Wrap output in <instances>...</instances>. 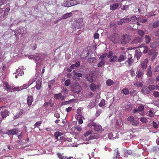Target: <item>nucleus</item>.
Here are the masks:
<instances>
[{"label": "nucleus", "mask_w": 159, "mask_h": 159, "mask_svg": "<svg viewBox=\"0 0 159 159\" xmlns=\"http://www.w3.org/2000/svg\"><path fill=\"white\" fill-rule=\"evenodd\" d=\"M130 35L127 34H123L121 38L120 42L122 44H125L128 43L131 39Z\"/></svg>", "instance_id": "nucleus-1"}, {"label": "nucleus", "mask_w": 159, "mask_h": 159, "mask_svg": "<svg viewBox=\"0 0 159 159\" xmlns=\"http://www.w3.org/2000/svg\"><path fill=\"white\" fill-rule=\"evenodd\" d=\"M109 39L114 43H117L119 41V36L118 34L114 33L109 37Z\"/></svg>", "instance_id": "nucleus-2"}, {"label": "nucleus", "mask_w": 159, "mask_h": 159, "mask_svg": "<svg viewBox=\"0 0 159 159\" xmlns=\"http://www.w3.org/2000/svg\"><path fill=\"white\" fill-rule=\"evenodd\" d=\"M81 89V86L77 83L75 84L73 87L71 88V90L73 92L76 93H80V91Z\"/></svg>", "instance_id": "nucleus-3"}, {"label": "nucleus", "mask_w": 159, "mask_h": 159, "mask_svg": "<svg viewBox=\"0 0 159 159\" xmlns=\"http://www.w3.org/2000/svg\"><path fill=\"white\" fill-rule=\"evenodd\" d=\"M142 38L141 37H137L134 39L131 42L132 44L134 46H135V48H137L139 47L137 46V44L138 43H140L142 41Z\"/></svg>", "instance_id": "nucleus-4"}, {"label": "nucleus", "mask_w": 159, "mask_h": 159, "mask_svg": "<svg viewBox=\"0 0 159 159\" xmlns=\"http://www.w3.org/2000/svg\"><path fill=\"white\" fill-rule=\"evenodd\" d=\"M75 70H74L73 71L74 74L73 78V80H79L80 77L82 76V74L81 73L75 72Z\"/></svg>", "instance_id": "nucleus-5"}, {"label": "nucleus", "mask_w": 159, "mask_h": 159, "mask_svg": "<svg viewBox=\"0 0 159 159\" xmlns=\"http://www.w3.org/2000/svg\"><path fill=\"white\" fill-rule=\"evenodd\" d=\"M148 62V59L146 58L144 59V61L140 64V66L143 70H145L146 69Z\"/></svg>", "instance_id": "nucleus-6"}, {"label": "nucleus", "mask_w": 159, "mask_h": 159, "mask_svg": "<svg viewBox=\"0 0 159 159\" xmlns=\"http://www.w3.org/2000/svg\"><path fill=\"white\" fill-rule=\"evenodd\" d=\"M18 130L14 128L7 131L6 133V134L8 135H13L18 133Z\"/></svg>", "instance_id": "nucleus-7"}, {"label": "nucleus", "mask_w": 159, "mask_h": 159, "mask_svg": "<svg viewBox=\"0 0 159 159\" xmlns=\"http://www.w3.org/2000/svg\"><path fill=\"white\" fill-rule=\"evenodd\" d=\"M4 84L5 86L6 89L7 91L12 92L13 91H11V90H14V87L11 85H9L8 83L7 82H5Z\"/></svg>", "instance_id": "nucleus-8"}, {"label": "nucleus", "mask_w": 159, "mask_h": 159, "mask_svg": "<svg viewBox=\"0 0 159 159\" xmlns=\"http://www.w3.org/2000/svg\"><path fill=\"white\" fill-rule=\"evenodd\" d=\"M54 97L56 99H60L61 101H63L65 99V97L63 96H62L61 93H60L55 94L54 95Z\"/></svg>", "instance_id": "nucleus-9"}, {"label": "nucleus", "mask_w": 159, "mask_h": 159, "mask_svg": "<svg viewBox=\"0 0 159 159\" xmlns=\"http://www.w3.org/2000/svg\"><path fill=\"white\" fill-rule=\"evenodd\" d=\"M120 5L121 6L122 3H115L110 5V9L112 11H114L118 8L119 6Z\"/></svg>", "instance_id": "nucleus-10"}, {"label": "nucleus", "mask_w": 159, "mask_h": 159, "mask_svg": "<svg viewBox=\"0 0 159 159\" xmlns=\"http://www.w3.org/2000/svg\"><path fill=\"white\" fill-rule=\"evenodd\" d=\"M94 129L96 131H100L102 132L104 131V129H102L101 125H97L96 124L93 126Z\"/></svg>", "instance_id": "nucleus-11"}, {"label": "nucleus", "mask_w": 159, "mask_h": 159, "mask_svg": "<svg viewBox=\"0 0 159 159\" xmlns=\"http://www.w3.org/2000/svg\"><path fill=\"white\" fill-rule=\"evenodd\" d=\"M34 98L32 96L28 95L27 98V103L29 107L31 106L33 102Z\"/></svg>", "instance_id": "nucleus-12"}, {"label": "nucleus", "mask_w": 159, "mask_h": 159, "mask_svg": "<svg viewBox=\"0 0 159 159\" xmlns=\"http://www.w3.org/2000/svg\"><path fill=\"white\" fill-rule=\"evenodd\" d=\"M100 135L97 133H95L91 134L89 137V140H93L94 139H96L99 138Z\"/></svg>", "instance_id": "nucleus-13"}, {"label": "nucleus", "mask_w": 159, "mask_h": 159, "mask_svg": "<svg viewBox=\"0 0 159 159\" xmlns=\"http://www.w3.org/2000/svg\"><path fill=\"white\" fill-rule=\"evenodd\" d=\"M128 60L126 61V62L128 63L129 66H131L132 64L134 62V59L132 58V55L131 54H129L128 55Z\"/></svg>", "instance_id": "nucleus-14"}, {"label": "nucleus", "mask_w": 159, "mask_h": 159, "mask_svg": "<svg viewBox=\"0 0 159 159\" xmlns=\"http://www.w3.org/2000/svg\"><path fill=\"white\" fill-rule=\"evenodd\" d=\"M152 67L151 66H149L147 69V75L148 76L151 77L152 76Z\"/></svg>", "instance_id": "nucleus-15"}, {"label": "nucleus", "mask_w": 159, "mask_h": 159, "mask_svg": "<svg viewBox=\"0 0 159 159\" xmlns=\"http://www.w3.org/2000/svg\"><path fill=\"white\" fill-rule=\"evenodd\" d=\"M140 48L143 47V53L144 54L148 53L149 50L148 47L144 44H141L139 46Z\"/></svg>", "instance_id": "nucleus-16"}, {"label": "nucleus", "mask_w": 159, "mask_h": 159, "mask_svg": "<svg viewBox=\"0 0 159 159\" xmlns=\"http://www.w3.org/2000/svg\"><path fill=\"white\" fill-rule=\"evenodd\" d=\"M137 77L138 78H140L143 75V73L140 69H139L136 72Z\"/></svg>", "instance_id": "nucleus-17"}, {"label": "nucleus", "mask_w": 159, "mask_h": 159, "mask_svg": "<svg viewBox=\"0 0 159 159\" xmlns=\"http://www.w3.org/2000/svg\"><path fill=\"white\" fill-rule=\"evenodd\" d=\"M63 133L61 132L57 131L54 133V135L56 139L59 140L58 137L63 135Z\"/></svg>", "instance_id": "nucleus-18"}, {"label": "nucleus", "mask_w": 159, "mask_h": 159, "mask_svg": "<svg viewBox=\"0 0 159 159\" xmlns=\"http://www.w3.org/2000/svg\"><path fill=\"white\" fill-rule=\"evenodd\" d=\"M126 59V57L125 56V54L120 55L119 57L118 61L120 63L121 61H124Z\"/></svg>", "instance_id": "nucleus-19"}, {"label": "nucleus", "mask_w": 159, "mask_h": 159, "mask_svg": "<svg viewBox=\"0 0 159 159\" xmlns=\"http://www.w3.org/2000/svg\"><path fill=\"white\" fill-rule=\"evenodd\" d=\"M8 111L7 110L4 111L2 112L1 115L3 119L6 117L8 115Z\"/></svg>", "instance_id": "nucleus-20"}, {"label": "nucleus", "mask_w": 159, "mask_h": 159, "mask_svg": "<svg viewBox=\"0 0 159 159\" xmlns=\"http://www.w3.org/2000/svg\"><path fill=\"white\" fill-rule=\"evenodd\" d=\"M142 55V53L140 50H136L135 51V56L136 57L138 60L140 58Z\"/></svg>", "instance_id": "nucleus-21"}, {"label": "nucleus", "mask_w": 159, "mask_h": 159, "mask_svg": "<svg viewBox=\"0 0 159 159\" xmlns=\"http://www.w3.org/2000/svg\"><path fill=\"white\" fill-rule=\"evenodd\" d=\"M72 15V13L71 12L67 13L64 14L62 17V18L60 19V20L63 19H66L67 18L69 17Z\"/></svg>", "instance_id": "nucleus-22"}, {"label": "nucleus", "mask_w": 159, "mask_h": 159, "mask_svg": "<svg viewBox=\"0 0 159 159\" xmlns=\"http://www.w3.org/2000/svg\"><path fill=\"white\" fill-rule=\"evenodd\" d=\"M57 155L60 159H70L71 157H70L67 158L66 156H63L62 154L60 153H57Z\"/></svg>", "instance_id": "nucleus-23"}, {"label": "nucleus", "mask_w": 159, "mask_h": 159, "mask_svg": "<svg viewBox=\"0 0 159 159\" xmlns=\"http://www.w3.org/2000/svg\"><path fill=\"white\" fill-rule=\"evenodd\" d=\"M97 59L95 57H90L88 59V61L90 63H94L96 62Z\"/></svg>", "instance_id": "nucleus-24"}, {"label": "nucleus", "mask_w": 159, "mask_h": 159, "mask_svg": "<svg viewBox=\"0 0 159 159\" xmlns=\"http://www.w3.org/2000/svg\"><path fill=\"white\" fill-rule=\"evenodd\" d=\"M117 59L118 58L117 57L116 55H114L110 58L109 61L111 62H117Z\"/></svg>", "instance_id": "nucleus-25"}, {"label": "nucleus", "mask_w": 159, "mask_h": 159, "mask_svg": "<svg viewBox=\"0 0 159 159\" xmlns=\"http://www.w3.org/2000/svg\"><path fill=\"white\" fill-rule=\"evenodd\" d=\"M42 84L39 80H37L36 81V87L37 89L39 90L40 89Z\"/></svg>", "instance_id": "nucleus-26"}, {"label": "nucleus", "mask_w": 159, "mask_h": 159, "mask_svg": "<svg viewBox=\"0 0 159 159\" xmlns=\"http://www.w3.org/2000/svg\"><path fill=\"white\" fill-rule=\"evenodd\" d=\"M89 87L91 90L93 91H94L97 89L95 84L94 83H92L90 84Z\"/></svg>", "instance_id": "nucleus-27"}, {"label": "nucleus", "mask_w": 159, "mask_h": 159, "mask_svg": "<svg viewBox=\"0 0 159 159\" xmlns=\"http://www.w3.org/2000/svg\"><path fill=\"white\" fill-rule=\"evenodd\" d=\"M70 7L76 5L79 3V2H78L77 1H73V0H70Z\"/></svg>", "instance_id": "nucleus-28"}, {"label": "nucleus", "mask_w": 159, "mask_h": 159, "mask_svg": "<svg viewBox=\"0 0 159 159\" xmlns=\"http://www.w3.org/2000/svg\"><path fill=\"white\" fill-rule=\"evenodd\" d=\"M133 108L132 105H129L126 106L125 109V111H130Z\"/></svg>", "instance_id": "nucleus-29"}, {"label": "nucleus", "mask_w": 159, "mask_h": 159, "mask_svg": "<svg viewBox=\"0 0 159 159\" xmlns=\"http://www.w3.org/2000/svg\"><path fill=\"white\" fill-rule=\"evenodd\" d=\"M141 91L143 92H145L146 93L148 94H149L150 93V90L146 86L143 87V89L141 90Z\"/></svg>", "instance_id": "nucleus-30"}, {"label": "nucleus", "mask_w": 159, "mask_h": 159, "mask_svg": "<svg viewBox=\"0 0 159 159\" xmlns=\"http://www.w3.org/2000/svg\"><path fill=\"white\" fill-rule=\"evenodd\" d=\"M121 92L124 94L127 95L129 94V91L128 89L127 88H125L123 89L121 91Z\"/></svg>", "instance_id": "nucleus-31"}, {"label": "nucleus", "mask_w": 159, "mask_h": 159, "mask_svg": "<svg viewBox=\"0 0 159 159\" xmlns=\"http://www.w3.org/2000/svg\"><path fill=\"white\" fill-rule=\"evenodd\" d=\"M114 84V81L113 80L109 79L106 81V84L108 86H111Z\"/></svg>", "instance_id": "nucleus-32"}, {"label": "nucleus", "mask_w": 159, "mask_h": 159, "mask_svg": "<svg viewBox=\"0 0 159 159\" xmlns=\"http://www.w3.org/2000/svg\"><path fill=\"white\" fill-rule=\"evenodd\" d=\"M151 40L150 37L148 35H146L145 36V43H149Z\"/></svg>", "instance_id": "nucleus-33"}, {"label": "nucleus", "mask_w": 159, "mask_h": 159, "mask_svg": "<svg viewBox=\"0 0 159 159\" xmlns=\"http://www.w3.org/2000/svg\"><path fill=\"white\" fill-rule=\"evenodd\" d=\"M77 112L78 114V115L77 117V119L78 120L79 118H80L82 117V116L81 115L82 112L81 110L80 109H78Z\"/></svg>", "instance_id": "nucleus-34"}, {"label": "nucleus", "mask_w": 159, "mask_h": 159, "mask_svg": "<svg viewBox=\"0 0 159 159\" xmlns=\"http://www.w3.org/2000/svg\"><path fill=\"white\" fill-rule=\"evenodd\" d=\"M159 26V20H157L155 21L153 24L152 26L153 28L157 27Z\"/></svg>", "instance_id": "nucleus-35"}, {"label": "nucleus", "mask_w": 159, "mask_h": 159, "mask_svg": "<svg viewBox=\"0 0 159 159\" xmlns=\"http://www.w3.org/2000/svg\"><path fill=\"white\" fill-rule=\"evenodd\" d=\"M105 61L104 60H101V61L97 65V66L98 67H100L103 66L104 65L105 63Z\"/></svg>", "instance_id": "nucleus-36"}, {"label": "nucleus", "mask_w": 159, "mask_h": 159, "mask_svg": "<svg viewBox=\"0 0 159 159\" xmlns=\"http://www.w3.org/2000/svg\"><path fill=\"white\" fill-rule=\"evenodd\" d=\"M138 19H137L136 16H132L130 19V20L131 22H136V21H137Z\"/></svg>", "instance_id": "nucleus-37"}, {"label": "nucleus", "mask_w": 159, "mask_h": 159, "mask_svg": "<svg viewBox=\"0 0 159 159\" xmlns=\"http://www.w3.org/2000/svg\"><path fill=\"white\" fill-rule=\"evenodd\" d=\"M70 1H64L62 3V6L66 7H70Z\"/></svg>", "instance_id": "nucleus-38"}, {"label": "nucleus", "mask_w": 159, "mask_h": 159, "mask_svg": "<svg viewBox=\"0 0 159 159\" xmlns=\"http://www.w3.org/2000/svg\"><path fill=\"white\" fill-rule=\"evenodd\" d=\"M125 154L128 155H131L132 153V152L131 150H125Z\"/></svg>", "instance_id": "nucleus-39"}, {"label": "nucleus", "mask_w": 159, "mask_h": 159, "mask_svg": "<svg viewBox=\"0 0 159 159\" xmlns=\"http://www.w3.org/2000/svg\"><path fill=\"white\" fill-rule=\"evenodd\" d=\"M14 90H13V91H20L22 90L23 88H22L21 87H14Z\"/></svg>", "instance_id": "nucleus-40"}, {"label": "nucleus", "mask_w": 159, "mask_h": 159, "mask_svg": "<svg viewBox=\"0 0 159 159\" xmlns=\"http://www.w3.org/2000/svg\"><path fill=\"white\" fill-rule=\"evenodd\" d=\"M134 117L132 116H129L127 118V120L128 121L130 122H132L133 120H134Z\"/></svg>", "instance_id": "nucleus-41"}, {"label": "nucleus", "mask_w": 159, "mask_h": 159, "mask_svg": "<svg viewBox=\"0 0 159 159\" xmlns=\"http://www.w3.org/2000/svg\"><path fill=\"white\" fill-rule=\"evenodd\" d=\"M122 19V20H123V22L124 23H129V18L127 17H124Z\"/></svg>", "instance_id": "nucleus-42"}, {"label": "nucleus", "mask_w": 159, "mask_h": 159, "mask_svg": "<svg viewBox=\"0 0 159 159\" xmlns=\"http://www.w3.org/2000/svg\"><path fill=\"white\" fill-rule=\"evenodd\" d=\"M144 107L143 106L141 105L138 107V111L142 112L143 111Z\"/></svg>", "instance_id": "nucleus-43"}, {"label": "nucleus", "mask_w": 159, "mask_h": 159, "mask_svg": "<svg viewBox=\"0 0 159 159\" xmlns=\"http://www.w3.org/2000/svg\"><path fill=\"white\" fill-rule=\"evenodd\" d=\"M153 96L156 97H159V93L157 91H154L153 92Z\"/></svg>", "instance_id": "nucleus-44"}, {"label": "nucleus", "mask_w": 159, "mask_h": 159, "mask_svg": "<svg viewBox=\"0 0 159 159\" xmlns=\"http://www.w3.org/2000/svg\"><path fill=\"white\" fill-rule=\"evenodd\" d=\"M138 33L141 37H143L144 34V32L142 30H139L138 31Z\"/></svg>", "instance_id": "nucleus-45"}, {"label": "nucleus", "mask_w": 159, "mask_h": 159, "mask_svg": "<svg viewBox=\"0 0 159 159\" xmlns=\"http://www.w3.org/2000/svg\"><path fill=\"white\" fill-rule=\"evenodd\" d=\"M87 80L90 82H92L93 81V79L92 75H89L86 78Z\"/></svg>", "instance_id": "nucleus-46"}, {"label": "nucleus", "mask_w": 159, "mask_h": 159, "mask_svg": "<svg viewBox=\"0 0 159 159\" xmlns=\"http://www.w3.org/2000/svg\"><path fill=\"white\" fill-rule=\"evenodd\" d=\"M102 110L101 109H98L97 110L96 113V116H98L100 115V114L102 112Z\"/></svg>", "instance_id": "nucleus-47"}, {"label": "nucleus", "mask_w": 159, "mask_h": 159, "mask_svg": "<svg viewBox=\"0 0 159 159\" xmlns=\"http://www.w3.org/2000/svg\"><path fill=\"white\" fill-rule=\"evenodd\" d=\"M157 53L156 52H153V54L152 55V57H151V60L152 61H153L157 57Z\"/></svg>", "instance_id": "nucleus-48"}, {"label": "nucleus", "mask_w": 159, "mask_h": 159, "mask_svg": "<svg viewBox=\"0 0 159 159\" xmlns=\"http://www.w3.org/2000/svg\"><path fill=\"white\" fill-rule=\"evenodd\" d=\"M133 84L134 85L136 86L137 87H140L142 86V84L141 83L133 82Z\"/></svg>", "instance_id": "nucleus-49"}, {"label": "nucleus", "mask_w": 159, "mask_h": 159, "mask_svg": "<svg viewBox=\"0 0 159 159\" xmlns=\"http://www.w3.org/2000/svg\"><path fill=\"white\" fill-rule=\"evenodd\" d=\"M100 107H103L105 105V101L104 100H102L98 104Z\"/></svg>", "instance_id": "nucleus-50"}, {"label": "nucleus", "mask_w": 159, "mask_h": 159, "mask_svg": "<svg viewBox=\"0 0 159 159\" xmlns=\"http://www.w3.org/2000/svg\"><path fill=\"white\" fill-rule=\"evenodd\" d=\"M70 84V80L68 79L66 80L65 82V84L66 86H69Z\"/></svg>", "instance_id": "nucleus-51"}, {"label": "nucleus", "mask_w": 159, "mask_h": 159, "mask_svg": "<svg viewBox=\"0 0 159 159\" xmlns=\"http://www.w3.org/2000/svg\"><path fill=\"white\" fill-rule=\"evenodd\" d=\"M148 89L150 91L153 90L155 89V87L154 85H150L148 87Z\"/></svg>", "instance_id": "nucleus-52"}, {"label": "nucleus", "mask_w": 159, "mask_h": 159, "mask_svg": "<svg viewBox=\"0 0 159 159\" xmlns=\"http://www.w3.org/2000/svg\"><path fill=\"white\" fill-rule=\"evenodd\" d=\"M107 53H105L102 55L101 56L99 57V59H101L102 60H103L107 56Z\"/></svg>", "instance_id": "nucleus-53"}, {"label": "nucleus", "mask_w": 159, "mask_h": 159, "mask_svg": "<svg viewBox=\"0 0 159 159\" xmlns=\"http://www.w3.org/2000/svg\"><path fill=\"white\" fill-rule=\"evenodd\" d=\"M152 125L153 127L155 129H157L158 128V125L156 122L153 121L152 122Z\"/></svg>", "instance_id": "nucleus-54"}, {"label": "nucleus", "mask_w": 159, "mask_h": 159, "mask_svg": "<svg viewBox=\"0 0 159 159\" xmlns=\"http://www.w3.org/2000/svg\"><path fill=\"white\" fill-rule=\"evenodd\" d=\"M139 124V121L138 120H133L132 121V125H133L137 126Z\"/></svg>", "instance_id": "nucleus-55"}, {"label": "nucleus", "mask_w": 159, "mask_h": 159, "mask_svg": "<svg viewBox=\"0 0 159 159\" xmlns=\"http://www.w3.org/2000/svg\"><path fill=\"white\" fill-rule=\"evenodd\" d=\"M41 121H38L36 123L34 124L35 127H38L41 124Z\"/></svg>", "instance_id": "nucleus-56"}, {"label": "nucleus", "mask_w": 159, "mask_h": 159, "mask_svg": "<svg viewBox=\"0 0 159 159\" xmlns=\"http://www.w3.org/2000/svg\"><path fill=\"white\" fill-rule=\"evenodd\" d=\"M92 131H88L86 132L84 134V136L85 137L88 136L89 134L92 133Z\"/></svg>", "instance_id": "nucleus-57"}, {"label": "nucleus", "mask_w": 159, "mask_h": 159, "mask_svg": "<svg viewBox=\"0 0 159 159\" xmlns=\"http://www.w3.org/2000/svg\"><path fill=\"white\" fill-rule=\"evenodd\" d=\"M140 120L143 123H146L148 122L147 119L145 117L141 118L140 119Z\"/></svg>", "instance_id": "nucleus-58"}, {"label": "nucleus", "mask_w": 159, "mask_h": 159, "mask_svg": "<svg viewBox=\"0 0 159 159\" xmlns=\"http://www.w3.org/2000/svg\"><path fill=\"white\" fill-rule=\"evenodd\" d=\"M139 21L140 23H144L147 21V20L146 19H139Z\"/></svg>", "instance_id": "nucleus-59"}, {"label": "nucleus", "mask_w": 159, "mask_h": 159, "mask_svg": "<svg viewBox=\"0 0 159 159\" xmlns=\"http://www.w3.org/2000/svg\"><path fill=\"white\" fill-rule=\"evenodd\" d=\"M130 75H131V76H132V77H133L135 76V74L134 71V69H131L130 71Z\"/></svg>", "instance_id": "nucleus-60"}, {"label": "nucleus", "mask_w": 159, "mask_h": 159, "mask_svg": "<svg viewBox=\"0 0 159 159\" xmlns=\"http://www.w3.org/2000/svg\"><path fill=\"white\" fill-rule=\"evenodd\" d=\"M75 128V130L79 131H81L82 130V128L81 126H76Z\"/></svg>", "instance_id": "nucleus-61"}, {"label": "nucleus", "mask_w": 159, "mask_h": 159, "mask_svg": "<svg viewBox=\"0 0 159 159\" xmlns=\"http://www.w3.org/2000/svg\"><path fill=\"white\" fill-rule=\"evenodd\" d=\"M123 20L121 19L117 21V24L119 25H120L123 24Z\"/></svg>", "instance_id": "nucleus-62"}, {"label": "nucleus", "mask_w": 159, "mask_h": 159, "mask_svg": "<svg viewBox=\"0 0 159 159\" xmlns=\"http://www.w3.org/2000/svg\"><path fill=\"white\" fill-rule=\"evenodd\" d=\"M128 8H129L128 5H125L123 6L122 8L121 9H122V10L126 11V10H127Z\"/></svg>", "instance_id": "nucleus-63"}, {"label": "nucleus", "mask_w": 159, "mask_h": 159, "mask_svg": "<svg viewBox=\"0 0 159 159\" xmlns=\"http://www.w3.org/2000/svg\"><path fill=\"white\" fill-rule=\"evenodd\" d=\"M89 123L93 127L96 124V123L93 122V120H90L89 121Z\"/></svg>", "instance_id": "nucleus-64"}]
</instances>
